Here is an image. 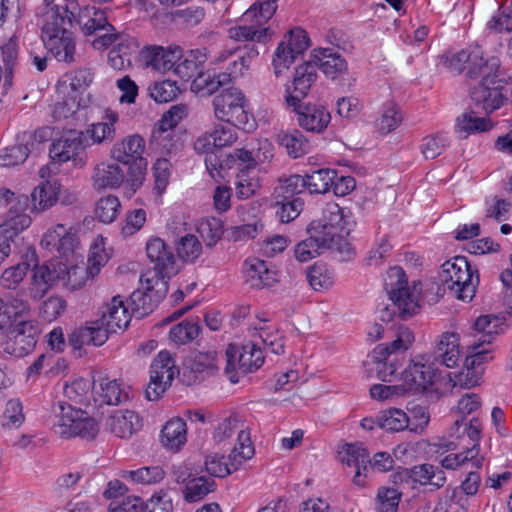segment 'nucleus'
I'll return each instance as SVG.
<instances>
[{
	"label": "nucleus",
	"instance_id": "nucleus-7",
	"mask_svg": "<svg viewBox=\"0 0 512 512\" xmlns=\"http://www.w3.org/2000/svg\"><path fill=\"white\" fill-rule=\"evenodd\" d=\"M77 271L78 266L68 268L65 263L58 260H51L42 265L35 264L33 267V280L36 284L45 285V289L40 295L36 292H31L30 297L34 300L40 299L50 287L59 282L71 287L79 286V282L72 281V277L76 276Z\"/></svg>",
	"mask_w": 512,
	"mask_h": 512
},
{
	"label": "nucleus",
	"instance_id": "nucleus-62",
	"mask_svg": "<svg viewBox=\"0 0 512 512\" xmlns=\"http://www.w3.org/2000/svg\"><path fill=\"white\" fill-rule=\"evenodd\" d=\"M329 228L342 234L345 226L344 214L342 208L336 203H329L322 212V217L318 219Z\"/></svg>",
	"mask_w": 512,
	"mask_h": 512
},
{
	"label": "nucleus",
	"instance_id": "nucleus-22",
	"mask_svg": "<svg viewBox=\"0 0 512 512\" xmlns=\"http://www.w3.org/2000/svg\"><path fill=\"white\" fill-rule=\"evenodd\" d=\"M218 370L217 352H199L183 371V381L188 385L202 381L206 376L213 375Z\"/></svg>",
	"mask_w": 512,
	"mask_h": 512
},
{
	"label": "nucleus",
	"instance_id": "nucleus-42",
	"mask_svg": "<svg viewBox=\"0 0 512 512\" xmlns=\"http://www.w3.org/2000/svg\"><path fill=\"white\" fill-rule=\"evenodd\" d=\"M377 426L387 432H399L408 428L409 418L403 410L390 408L376 417Z\"/></svg>",
	"mask_w": 512,
	"mask_h": 512
},
{
	"label": "nucleus",
	"instance_id": "nucleus-2",
	"mask_svg": "<svg viewBox=\"0 0 512 512\" xmlns=\"http://www.w3.org/2000/svg\"><path fill=\"white\" fill-rule=\"evenodd\" d=\"M459 361V338L453 332H445L431 353H426L411 361L403 371V379L410 389L427 391L441 378L439 366L454 368Z\"/></svg>",
	"mask_w": 512,
	"mask_h": 512
},
{
	"label": "nucleus",
	"instance_id": "nucleus-55",
	"mask_svg": "<svg viewBox=\"0 0 512 512\" xmlns=\"http://www.w3.org/2000/svg\"><path fill=\"white\" fill-rule=\"evenodd\" d=\"M342 462L348 466H354L356 469L368 471V463H370L369 452L360 443L346 444L345 455Z\"/></svg>",
	"mask_w": 512,
	"mask_h": 512
},
{
	"label": "nucleus",
	"instance_id": "nucleus-37",
	"mask_svg": "<svg viewBox=\"0 0 512 512\" xmlns=\"http://www.w3.org/2000/svg\"><path fill=\"white\" fill-rule=\"evenodd\" d=\"M504 325L505 317L503 316L494 314L479 316L474 323V329L482 333L478 341L481 344H490L496 335L504 331Z\"/></svg>",
	"mask_w": 512,
	"mask_h": 512
},
{
	"label": "nucleus",
	"instance_id": "nucleus-50",
	"mask_svg": "<svg viewBox=\"0 0 512 512\" xmlns=\"http://www.w3.org/2000/svg\"><path fill=\"white\" fill-rule=\"evenodd\" d=\"M201 326L198 322L184 320L174 325L169 332V339L175 345H185L193 341L199 334Z\"/></svg>",
	"mask_w": 512,
	"mask_h": 512
},
{
	"label": "nucleus",
	"instance_id": "nucleus-60",
	"mask_svg": "<svg viewBox=\"0 0 512 512\" xmlns=\"http://www.w3.org/2000/svg\"><path fill=\"white\" fill-rule=\"evenodd\" d=\"M29 311L30 305L26 298V291L23 289L18 290L15 295L7 297V301L4 303V314L8 318L14 317L15 321Z\"/></svg>",
	"mask_w": 512,
	"mask_h": 512
},
{
	"label": "nucleus",
	"instance_id": "nucleus-21",
	"mask_svg": "<svg viewBox=\"0 0 512 512\" xmlns=\"http://www.w3.org/2000/svg\"><path fill=\"white\" fill-rule=\"evenodd\" d=\"M235 127L231 124L215 126L213 131L197 138L194 149L197 153H204L232 145L237 139Z\"/></svg>",
	"mask_w": 512,
	"mask_h": 512
},
{
	"label": "nucleus",
	"instance_id": "nucleus-11",
	"mask_svg": "<svg viewBox=\"0 0 512 512\" xmlns=\"http://www.w3.org/2000/svg\"><path fill=\"white\" fill-rule=\"evenodd\" d=\"M286 37L288 38L287 42L279 43L272 61L274 73L277 77L284 69H288L297 56L310 46L308 34L300 27L288 31Z\"/></svg>",
	"mask_w": 512,
	"mask_h": 512
},
{
	"label": "nucleus",
	"instance_id": "nucleus-32",
	"mask_svg": "<svg viewBox=\"0 0 512 512\" xmlns=\"http://www.w3.org/2000/svg\"><path fill=\"white\" fill-rule=\"evenodd\" d=\"M43 43L48 51L60 62L71 64L75 62V40L72 34L45 38Z\"/></svg>",
	"mask_w": 512,
	"mask_h": 512
},
{
	"label": "nucleus",
	"instance_id": "nucleus-6",
	"mask_svg": "<svg viewBox=\"0 0 512 512\" xmlns=\"http://www.w3.org/2000/svg\"><path fill=\"white\" fill-rule=\"evenodd\" d=\"M216 117L232 126L246 128L249 114L246 111V99L241 90L229 87L221 91L213 99Z\"/></svg>",
	"mask_w": 512,
	"mask_h": 512
},
{
	"label": "nucleus",
	"instance_id": "nucleus-53",
	"mask_svg": "<svg viewBox=\"0 0 512 512\" xmlns=\"http://www.w3.org/2000/svg\"><path fill=\"white\" fill-rule=\"evenodd\" d=\"M2 60L4 64V86L12 83L13 71L18 61V44L15 39L10 38L1 47Z\"/></svg>",
	"mask_w": 512,
	"mask_h": 512
},
{
	"label": "nucleus",
	"instance_id": "nucleus-23",
	"mask_svg": "<svg viewBox=\"0 0 512 512\" xmlns=\"http://www.w3.org/2000/svg\"><path fill=\"white\" fill-rule=\"evenodd\" d=\"M297 121L306 131L321 133L329 124L331 116L323 106L316 104H297Z\"/></svg>",
	"mask_w": 512,
	"mask_h": 512
},
{
	"label": "nucleus",
	"instance_id": "nucleus-33",
	"mask_svg": "<svg viewBox=\"0 0 512 512\" xmlns=\"http://www.w3.org/2000/svg\"><path fill=\"white\" fill-rule=\"evenodd\" d=\"M186 423L181 418H172L161 431V443L164 447L177 451L187 441Z\"/></svg>",
	"mask_w": 512,
	"mask_h": 512
},
{
	"label": "nucleus",
	"instance_id": "nucleus-31",
	"mask_svg": "<svg viewBox=\"0 0 512 512\" xmlns=\"http://www.w3.org/2000/svg\"><path fill=\"white\" fill-rule=\"evenodd\" d=\"M26 260L16 265L6 268L0 277V284L4 289L16 290L20 283L24 280L28 270L30 269L29 261H37V254L34 249H29L26 254Z\"/></svg>",
	"mask_w": 512,
	"mask_h": 512
},
{
	"label": "nucleus",
	"instance_id": "nucleus-25",
	"mask_svg": "<svg viewBox=\"0 0 512 512\" xmlns=\"http://www.w3.org/2000/svg\"><path fill=\"white\" fill-rule=\"evenodd\" d=\"M140 427L139 416L130 410H116L106 420V428L119 438H130Z\"/></svg>",
	"mask_w": 512,
	"mask_h": 512
},
{
	"label": "nucleus",
	"instance_id": "nucleus-20",
	"mask_svg": "<svg viewBox=\"0 0 512 512\" xmlns=\"http://www.w3.org/2000/svg\"><path fill=\"white\" fill-rule=\"evenodd\" d=\"M130 321L131 316L120 296H114L111 302L103 307L101 318L96 320L107 331V335L125 330Z\"/></svg>",
	"mask_w": 512,
	"mask_h": 512
},
{
	"label": "nucleus",
	"instance_id": "nucleus-52",
	"mask_svg": "<svg viewBox=\"0 0 512 512\" xmlns=\"http://www.w3.org/2000/svg\"><path fill=\"white\" fill-rule=\"evenodd\" d=\"M197 230L204 241L205 247L211 249L222 238V221L217 218L206 219L200 223Z\"/></svg>",
	"mask_w": 512,
	"mask_h": 512
},
{
	"label": "nucleus",
	"instance_id": "nucleus-3",
	"mask_svg": "<svg viewBox=\"0 0 512 512\" xmlns=\"http://www.w3.org/2000/svg\"><path fill=\"white\" fill-rule=\"evenodd\" d=\"M421 286V282H414L413 288L410 289L404 270L398 266L390 268L384 280V289L393 308L386 305L381 309V321L390 322L396 310L402 320H407L418 314L421 308L419 304Z\"/></svg>",
	"mask_w": 512,
	"mask_h": 512
},
{
	"label": "nucleus",
	"instance_id": "nucleus-14",
	"mask_svg": "<svg viewBox=\"0 0 512 512\" xmlns=\"http://www.w3.org/2000/svg\"><path fill=\"white\" fill-rule=\"evenodd\" d=\"M77 10L78 3L75 0L67 1L64 6H53L47 13V19L42 28V40L72 34L66 25L73 26Z\"/></svg>",
	"mask_w": 512,
	"mask_h": 512
},
{
	"label": "nucleus",
	"instance_id": "nucleus-38",
	"mask_svg": "<svg viewBox=\"0 0 512 512\" xmlns=\"http://www.w3.org/2000/svg\"><path fill=\"white\" fill-rule=\"evenodd\" d=\"M229 70L230 72L200 75L198 78L193 79L191 88L197 92L203 91L205 94L211 95L221 87L232 83L233 78L236 76L232 69Z\"/></svg>",
	"mask_w": 512,
	"mask_h": 512
},
{
	"label": "nucleus",
	"instance_id": "nucleus-30",
	"mask_svg": "<svg viewBox=\"0 0 512 512\" xmlns=\"http://www.w3.org/2000/svg\"><path fill=\"white\" fill-rule=\"evenodd\" d=\"M316 69H320L327 77L335 79L347 70V63L339 54L333 53L330 48L313 50L311 54Z\"/></svg>",
	"mask_w": 512,
	"mask_h": 512
},
{
	"label": "nucleus",
	"instance_id": "nucleus-1",
	"mask_svg": "<svg viewBox=\"0 0 512 512\" xmlns=\"http://www.w3.org/2000/svg\"><path fill=\"white\" fill-rule=\"evenodd\" d=\"M443 58L444 65L451 71L461 73L467 68L469 78H480L477 84L470 87V97L476 107L490 114L503 105L505 98L502 91L507 82L499 76L498 58L484 60L479 46L463 49Z\"/></svg>",
	"mask_w": 512,
	"mask_h": 512
},
{
	"label": "nucleus",
	"instance_id": "nucleus-19",
	"mask_svg": "<svg viewBox=\"0 0 512 512\" xmlns=\"http://www.w3.org/2000/svg\"><path fill=\"white\" fill-rule=\"evenodd\" d=\"M83 133L77 130L64 132L59 139L54 141L49 149V156L58 163L69 160L77 161V156L83 150Z\"/></svg>",
	"mask_w": 512,
	"mask_h": 512
},
{
	"label": "nucleus",
	"instance_id": "nucleus-61",
	"mask_svg": "<svg viewBox=\"0 0 512 512\" xmlns=\"http://www.w3.org/2000/svg\"><path fill=\"white\" fill-rule=\"evenodd\" d=\"M150 96L158 103L173 101L180 92L175 81L164 80L156 82L149 88Z\"/></svg>",
	"mask_w": 512,
	"mask_h": 512
},
{
	"label": "nucleus",
	"instance_id": "nucleus-4",
	"mask_svg": "<svg viewBox=\"0 0 512 512\" xmlns=\"http://www.w3.org/2000/svg\"><path fill=\"white\" fill-rule=\"evenodd\" d=\"M145 141L140 135H130L114 144L111 157L127 166L128 182L133 191L141 185L147 168V161L143 157Z\"/></svg>",
	"mask_w": 512,
	"mask_h": 512
},
{
	"label": "nucleus",
	"instance_id": "nucleus-47",
	"mask_svg": "<svg viewBox=\"0 0 512 512\" xmlns=\"http://www.w3.org/2000/svg\"><path fill=\"white\" fill-rule=\"evenodd\" d=\"M247 281L255 288L270 287L277 282L276 272L271 271L264 260L254 259L250 265V276Z\"/></svg>",
	"mask_w": 512,
	"mask_h": 512
},
{
	"label": "nucleus",
	"instance_id": "nucleus-36",
	"mask_svg": "<svg viewBox=\"0 0 512 512\" xmlns=\"http://www.w3.org/2000/svg\"><path fill=\"white\" fill-rule=\"evenodd\" d=\"M126 172L116 163H102L97 166L94 180L98 188H118L124 182Z\"/></svg>",
	"mask_w": 512,
	"mask_h": 512
},
{
	"label": "nucleus",
	"instance_id": "nucleus-57",
	"mask_svg": "<svg viewBox=\"0 0 512 512\" xmlns=\"http://www.w3.org/2000/svg\"><path fill=\"white\" fill-rule=\"evenodd\" d=\"M165 476L160 466L142 467L137 470L125 471L123 477L135 483L152 484L161 481Z\"/></svg>",
	"mask_w": 512,
	"mask_h": 512
},
{
	"label": "nucleus",
	"instance_id": "nucleus-18",
	"mask_svg": "<svg viewBox=\"0 0 512 512\" xmlns=\"http://www.w3.org/2000/svg\"><path fill=\"white\" fill-rule=\"evenodd\" d=\"M146 67L161 73L174 70L175 64L182 58V49L179 46L164 49L162 46H146L141 51Z\"/></svg>",
	"mask_w": 512,
	"mask_h": 512
},
{
	"label": "nucleus",
	"instance_id": "nucleus-43",
	"mask_svg": "<svg viewBox=\"0 0 512 512\" xmlns=\"http://www.w3.org/2000/svg\"><path fill=\"white\" fill-rule=\"evenodd\" d=\"M105 122H98L91 125L87 130L91 134L94 143L112 142L115 138V123L118 121V115L114 111L107 109L105 111Z\"/></svg>",
	"mask_w": 512,
	"mask_h": 512
},
{
	"label": "nucleus",
	"instance_id": "nucleus-41",
	"mask_svg": "<svg viewBox=\"0 0 512 512\" xmlns=\"http://www.w3.org/2000/svg\"><path fill=\"white\" fill-rule=\"evenodd\" d=\"M216 488L213 479L205 476L193 477L183 489V498L188 503H194L202 500Z\"/></svg>",
	"mask_w": 512,
	"mask_h": 512
},
{
	"label": "nucleus",
	"instance_id": "nucleus-46",
	"mask_svg": "<svg viewBox=\"0 0 512 512\" xmlns=\"http://www.w3.org/2000/svg\"><path fill=\"white\" fill-rule=\"evenodd\" d=\"M337 172L331 169H318L304 176L306 188L310 193H326L332 187Z\"/></svg>",
	"mask_w": 512,
	"mask_h": 512
},
{
	"label": "nucleus",
	"instance_id": "nucleus-59",
	"mask_svg": "<svg viewBox=\"0 0 512 512\" xmlns=\"http://www.w3.org/2000/svg\"><path fill=\"white\" fill-rule=\"evenodd\" d=\"M121 207L120 201L116 196H106L101 198L94 210L95 216L103 223L113 222Z\"/></svg>",
	"mask_w": 512,
	"mask_h": 512
},
{
	"label": "nucleus",
	"instance_id": "nucleus-8",
	"mask_svg": "<svg viewBox=\"0 0 512 512\" xmlns=\"http://www.w3.org/2000/svg\"><path fill=\"white\" fill-rule=\"evenodd\" d=\"M149 274L142 273L140 276L144 291L137 289L130 296L132 311L137 313L139 318L151 313L168 292L167 281L154 279Z\"/></svg>",
	"mask_w": 512,
	"mask_h": 512
},
{
	"label": "nucleus",
	"instance_id": "nucleus-40",
	"mask_svg": "<svg viewBox=\"0 0 512 512\" xmlns=\"http://www.w3.org/2000/svg\"><path fill=\"white\" fill-rule=\"evenodd\" d=\"M277 141L293 158L304 155L309 148L308 140L297 129H293L292 131H280L277 134Z\"/></svg>",
	"mask_w": 512,
	"mask_h": 512
},
{
	"label": "nucleus",
	"instance_id": "nucleus-34",
	"mask_svg": "<svg viewBox=\"0 0 512 512\" xmlns=\"http://www.w3.org/2000/svg\"><path fill=\"white\" fill-rule=\"evenodd\" d=\"M411 482L419 485H431L436 489L444 486L446 477L443 470L432 464L424 463L410 468Z\"/></svg>",
	"mask_w": 512,
	"mask_h": 512
},
{
	"label": "nucleus",
	"instance_id": "nucleus-49",
	"mask_svg": "<svg viewBox=\"0 0 512 512\" xmlns=\"http://www.w3.org/2000/svg\"><path fill=\"white\" fill-rule=\"evenodd\" d=\"M238 447L235 446L228 459L234 470L242 464L243 461L250 459L254 455V448L251 443L250 434L244 429L238 431L237 436Z\"/></svg>",
	"mask_w": 512,
	"mask_h": 512
},
{
	"label": "nucleus",
	"instance_id": "nucleus-45",
	"mask_svg": "<svg viewBox=\"0 0 512 512\" xmlns=\"http://www.w3.org/2000/svg\"><path fill=\"white\" fill-rule=\"evenodd\" d=\"M178 257L187 263H195L203 252V245L197 236L186 234L175 244Z\"/></svg>",
	"mask_w": 512,
	"mask_h": 512
},
{
	"label": "nucleus",
	"instance_id": "nucleus-56",
	"mask_svg": "<svg viewBox=\"0 0 512 512\" xmlns=\"http://www.w3.org/2000/svg\"><path fill=\"white\" fill-rule=\"evenodd\" d=\"M70 430L69 438L79 436L86 440H92L98 434L99 426L94 418L82 410V416L76 418V422Z\"/></svg>",
	"mask_w": 512,
	"mask_h": 512
},
{
	"label": "nucleus",
	"instance_id": "nucleus-58",
	"mask_svg": "<svg viewBox=\"0 0 512 512\" xmlns=\"http://www.w3.org/2000/svg\"><path fill=\"white\" fill-rule=\"evenodd\" d=\"M24 420L25 416L21 401L19 399L8 400L2 415V428H18L23 424Z\"/></svg>",
	"mask_w": 512,
	"mask_h": 512
},
{
	"label": "nucleus",
	"instance_id": "nucleus-5",
	"mask_svg": "<svg viewBox=\"0 0 512 512\" xmlns=\"http://www.w3.org/2000/svg\"><path fill=\"white\" fill-rule=\"evenodd\" d=\"M225 372L232 383L238 382L237 372L251 373L264 363L262 350L256 343L249 341L245 344H229L225 352Z\"/></svg>",
	"mask_w": 512,
	"mask_h": 512
},
{
	"label": "nucleus",
	"instance_id": "nucleus-12",
	"mask_svg": "<svg viewBox=\"0 0 512 512\" xmlns=\"http://www.w3.org/2000/svg\"><path fill=\"white\" fill-rule=\"evenodd\" d=\"M451 271L456 275L455 280L449 284V291L462 301H471L475 296L476 286L479 283L477 270H473L464 256L453 258Z\"/></svg>",
	"mask_w": 512,
	"mask_h": 512
},
{
	"label": "nucleus",
	"instance_id": "nucleus-10",
	"mask_svg": "<svg viewBox=\"0 0 512 512\" xmlns=\"http://www.w3.org/2000/svg\"><path fill=\"white\" fill-rule=\"evenodd\" d=\"M39 335L38 326L31 320H20L11 326L2 344L5 353L23 357L33 350Z\"/></svg>",
	"mask_w": 512,
	"mask_h": 512
},
{
	"label": "nucleus",
	"instance_id": "nucleus-39",
	"mask_svg": "<svg viewBox=\"0 0 512 512\" xmlns=\"http://www.w3.org/2000/svg\"><path fill=\"white\" fill-rule=\"evenodd\" d=\"M493 127V123L487 117H478L475 112L463 113L456 120V132L460 137L466 138L475 132H485Z\"/></svg>",
	"mask_w": 512,
	"mask_h": 512
},
{
	"label": "nucleus",
	"instance_id": "nucleus-64",
	"mask_svg": "<svg viewBox=\"0 0 512 512\" xmlns=\"http://www.w3.org/2000/svg\"><path fill=\"white\" fill-rule=\"evenodd\" d=\"M173 510L172 498L164 491L152 495L142 504V512H173Z\"/></svg>",
	"mask_w": 512,
	"mask_h": 512
},
{
	"label": "nucleus",
	"instance_id": "nucleus-24",
	"mask_svg": "<svg viewBox=\"0 0 512 512\" xmlns=\"http://www.w3.org/2000/svg\"><path fill=\"white\" fill-rule=\"evenodd\" d=\"M31 222L32 220L29 215L16 213L9 216L0 225V262L9 256L11 252L10 242H13L20 232L28 228Z\"/></svg>",
	"mask_w": 512,
	"mask_h": 512
},
{
	"label": "nucleus",
	"instance_id": "nucleus-35",
	"mask_svg": "<svg viewBox=\"0 0 512 512\" xmlns=\"http://www.w3.org/2000/svg\"><path fill=\"white\" fill-rule=\"evenodd\" d=\"M93 389L100 396L101 401L108 405H118L129 398L116 380L99 377L93 380Z\"/></svg>",
	"mask_w": 512,
	"mask_h": 512
},
{
	"label": "nucleus",
	"instance_id": "nucleus-28",
	"mask_svg": "<svg viewBox=\"0 0 512 512\" xmlns=\"http://www.w3.org/2000/svg\"><path fill=\"white\" fill-rule=\"evenodd\" d=\"M207 59L206 49L191 50L185 56L182 54L181 60L175 64L174 73L186 81L196 79L205 75L202 67Z\"/></svg>",
	"mask_w": 512,
	"mask_h": 512
},
{
	"label": "nucleus",
	"instance_id": "nucleus-26",
	"mask_svg": "<svg viewBox=\"0 0 512 512\" xmlns=\"http://www.w3.org/2000/svg\"><path fill=\"white\" fill-rule=\"evenodd\" d=\"M52 427L55 434L61 438H69L70 429L73 428L76 418L82 416L81 409H75L72 405L59 401L52 405Z\"/></svg>",
	"mask_w": 512,
	"mask_h": 512
},
{
	"label": "nucleus",
	"instance_id": "nucleus-63",
	"mask_svg": "<svg viewBox=\"0 0 512 512\" xmlns=\"http://www.w3.org/2000/svg\"><path fill=\"white\" fill-rule=\"evenodd\" d=\"M29 153V148L24 144H15L7 147L0 155V166L10 168L22 164L27 159Z\"/></svg>",
	"mask_w": 512,
	"mask_h": 512
},
{
	"label": "nucleus",
	"instance_id": "nucleus-48",
	"mask_svg": "<svg viewBox=\"0 0 512 512\" xmlns=\"http://www.w3.org/2000/svg\"><path fill=\"white\" fill-rule=\"evenodd\" d=\"M276 0H258L243 15L245 21H254L260 28L275 14Z\"/></svg>",
	"mask_w": 512,
	"mask_h": 512
},
{
	"label": "nucleus",
	"instance_id": "nucleus-27",
	"mask_svg": "<svg viewBox=\"0 0 512 512\" xmlns=\"http://www.w3.org/2000/svg\"><path fill=\"white\" fill-rule=\"evenodd\" d=\"M75 23L81 26L86 35H92L100 30H114V27L107 21L104 11L95 7L85 6L76 13Z\"/></svg>",
	"mask_w": 512,
	"mask_h": 512
},
{
	"label": "nucleus",
	"instance_id": "nucleus-9",
	"mask_svg": "<svg viewBox=\"0 0 512 512\" xmlns=\"http://www.w3.org/2000/svg\"><path fill=\"white\" fill-rule=\"evenodd\" d=\"M146 254L153 267L144 273H150L149 275L152 278L167 282L177 274L178 270L173 250L161 238L152 237L147 241Z\"/></svg>",
	"mask_w": 512,
	"mask_h": 512
},
{
	"label": "nucleus",
	"instance_id": "nucleus-29",
	"mask_svg": "<svg viewBox=\"0 0 512 512\" xmlns=\"http://www.w3.org/2000/svg\"><path fill=\"white\" fill-rule=\"evenodd\" d=\"M107 341V331L98 322L74 329L68 337L69 344L74 349H81L84 345L93 344L101 346Z\"/></svg>",
	"mask_w": 512,
	"mask_h": 512
},
{
	"label": "nucleus",
	"instance_id": "nucleus-13",
	"mask_svg": "<svg viewBox=\"0 0 512 512\" xmlns=\"http://www.w3.org/2000/svg\"><path fill=\"white\" fill-rule=\"evenodd\" d=\"M173 360L168 352H160L151 364L150 383L145 396L149 401L158 400L174 378Z\"/></svg>",
	"mask_w": 512,
	"mask_h": 512
},
{
	"label": "nucleus",
	"instance_id": "nucleus-17",
	"mask_svg": "<svg viewBox=\"0 0 512 512\" xmlns=\"http://www.w3.org/2000/svg\"><path fill=\"white\" fill-rule=\"evenodd\" d=\"M316 78L317 69L312 58L297 66L293 77V91L291 92L289 87L286 89L285 101L287 106L297 109V104L302 98L306 97Z\"/></svg>",
	"mask_w": 512,
	"mask_h": 512
},
{
	"label": "nucleus",
	"instance_id": "nucleus-51",
	"mask_svg": "<svg viewBox=\"0 0 512 512\" xmlns=\"http://www.w3.org/2000/svg\"><path fill=\"white\" fill-rule=\"evenodd\" d=\"M401 496L395 488L380 487L375 499L376 512H397Z\"/></svg>",
	"mask_w": 512,
	"mask_h": 512
},
{
	"label": "nucleus",
	"instance_id": "nucleus-54",
	"mask_svg": "<svg viewBox=\"0 0 512 512\" xmlns=\"http://www.w3.org/2000/svg\"><path fill=\"white\" fill-rule=\"evenodd\" d=\"M306 188L303 176L291 175L286 178L276 189L277 199L282 201L299 198L297 195L304 192Z\"/></svg>",
	"mask_w": 512,
	"mask_h": 512
},
{
	"label": "nucleus",
	"instance_id": "nucleus-15",
	"mask_svg": "<svg viewBox=\"0 0 512 512\" xmlns=\"http://www.w3.org/2000/svg\"><path fill=\"white\" fill-rule=\"evenodd\" d=\"M311 239L318 244L320 248L335 249L343 258L350 260L354 255L351 244L343 238L342 234L329 228L319 220H313L306 229Z\"/></svg>",
	"mask_w": 512,
	"mask_h": 512
},
{
	"label": "nucleus",
	"instance_id": "nucleus-16",
	"mask_svg": "<svg viewBox=\"0 0 512 512\" xmlns=\"http://www.w3.org/2000/svg\"><path fill=\"white\" fill-rule=\"evenodd\" d=\"M61 185L58 180H47L46 182L36 186L30 197L27 195H19L17 205L19 210L30 208L31 212H43L52 207L59 199Z\"/></svg>",
	"mask_w": 512,
	"mask_h": 512
},
{
	"label": "nucleus",
	"instance_id": "nucleus-44",
	"mask_svg": "<svg viewBox=\"0 0 512 512\" xmlns=\"http://www.w3.org/2000/svg\"><path fill=\"white\" fill-rule=\"evenodd\" d=\"M272 36L270 28H260L255 23L250 26H237L229 29V37L235 41L265 43Z\"/></svg>",
	"mask_w": 512,
	"mask_h": 512
}]
</instances>
